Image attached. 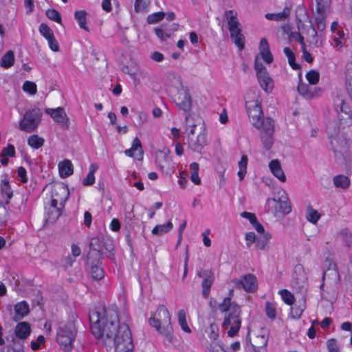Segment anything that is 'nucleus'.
<instances>
[{"instance_id": "obj_3", "label": "nucleus", "mask_w": 352, "mask_h": 352, "mask_svg": "<svg viewBox=\"0 0 352 352\" xmlns=\"http://www.w3.org/2000/svg\"><path fill=\"white\" fill-rule=\"evenodd\" d=\"M219 310L225 313L224 320L222 327L228 331V335L230 337H234L237 334L241 327V308L235 302H232L230 296L226 297L223 302L219 305Z\"/></svg>"}, {"instance_id": "obj_32", "label": "nucleus", "mask_w": 352, "mask_h": 352, "mask_svg": "<svg viewBox=\"0 0 352 352\" xmlns=\"http://www.w3.org/2000/svg\"><path fill=\"white\" fill-rule=\"evenodd\" d=\"M271 238L272 236L270 233H264L263 235L258 237L256 241V248L259 250L267 249Z\"/></svg>"}, {"instance_id": "obj_61", "label": "nucleus", "mask_w": 352, "mask_h": 352, "mask_svg": "<svg viewBox=\"0 0 352 352\" xmlns=\"http://www.w3.org/2000/svg\"><path fill=\"white\" fill-rule=\"evenodd\" d=\"M47 41L49 46L52 51L58 52L59 50V45L55 36H53L52 39H50Z\"/></svg>"}, {"instance_id": "obj_19", "label": "nucleus", "mask_w": 352, "mask_h": 352, "mask_svg": "<svg viewBox=\"0 0 352 352\" xmlns=\"http://www.w3.org/2000/svg\"><path fill=\"white\" fill-rule=\"evenodd\" d=\"M31 333V327L28 322H21L16 324L14 333L16 338L21 340L27 339Z\"/></svg>"}, {"instance_id": "obj_21", "label": "nucleus", "mask_w": 352, "mask_h": 352, "mask_svg": "<svg viewBox=\"0 0 352 352\" xmlns=\"http://www.w3.org/2000/svg\"><path fill=\"white\" fill-rule=\"evenodd\" d=\"M138 152L137 159L142 160L143 158V151L142 148V144L138 138H135L133 140L131 148L125 150V154L129 157H134L135 153Z\"/></svg>"}, {"instance_id": "obj_16", "label": "nucleus", "mask_w": 352, "mask_h": 352, "mask_svg": "<svg viewBox=\"0 0 352 352\" xmlns=\"http://www.w3.org/2000/svg\"><path fill=\"white\" fill-rule=\"evenodd\" d=\"M103 241L99 236L91 239L89 248L91 252L88 254L87 258H102Z\"/></svg>"}, {"instance_id": "obj_52", "label": "nucleus", "mask_w": 352, "mask_h": 352, "mask_svg": "<svg viewBox=\"0 0 352 352\" xmlns=\"http://www.w3.org/2000/svg\"><path fill=\"white\" fill-rule=\"evenodd\" d=\"M305 309V302L302 304L301 306L294 305L292 307L291 314L294 318H300L303 313Z\"/></svg>"}, {"instance_id": "obj_30", "label": "nucleus", "mask_w": 352, "mask_h": 352, "mask_svg": "<svg viewBox=\"0 0 352 352\" xmlns=\"http://www.w3.org/2000/svg\"><path fill=\"white\" fill-rule=\"evenodd\" d=\"M87 13L85 10L76 11L74 13V18L78 22L80 28L89 31L88 27L86 25L87 23Z\"/></svg>"}, {"instance_id": "obj_4", "label": "nucleus", "mask_w": 352, "mask_h": 352, "mask_svg": "<svg viewBox=\"0 0 352 352\" xmlns=\"http://www.w3.org/2000/svg\"><path fill=\"white\" fill-rule=\"evenodd\" d=\"M149 324L164 335L169 338L172 332V326L170 322V315L167 308L160 305L157 307L156 311L149 319Z\"/></svg>"}, {"instance_id": "obj_35", "label": "nucleus", "mask_w": 352, "mask_h": 352, "mask_svg": "<svg viewBox=\"0 0 352 352\" xmlns=\"http://www.w3.org/2000/svg\"><path fill=\"white\" fill-rule=\"evenodd\" d=\"M178 316V322L180 325L182 329L186 332V333H190L191 330L188 326L187 322H186V311L184 309H180L178 311L177 314Z\"/></svg>"}, {"instance_id": "obj_60", "label": "nucleus", "mask_w": 352, "mask_h": 352, "mask_svg": "<svg viewBox=\"0 0 352 352\" xmlns=\"http://www.w3.org/2000/svg\"><path fill=\"white\" fill-rule=\"evenodd\" d=\"M241 217L243 218H245L250 221L251 224L252 225L254 223H256V221L257 220L255 214L249 212H243L241 213Z\"/></svg>"}, {"instance_id": "obj_45", "label": "nucleus", "mask_w": 352, "mask_h": 352, "mask_svg": "<svg viewBox=\"0 0 352 352\" xmlns=\"http://www.w3.org/2000/svg\"><path fill=\"white\" fill-rule=\"evenodd\" d=\"M306 78L311 85H316L320 79V74L318 71L311 70L306 74Z\"/></svg>"}, {"instance_id": "obj_41", "label": "nucleus", "mask_w": 352, "mask_h": 352, "mask_svg": "<svg viewBox=\"0 0 352 352\" xmlns=\"http://www.w3.org/2000/svg\"><path fill=\"white\" fill-rule=\"evenodd\" d=\"M39 32L47 41L54 36L53 31L46 23H41L39 25Z\"/></svg>"}, {"instance_id": "obj_51", "label": "nucleus", "mask_w": 352, "mask_h": 352, "mask_svg": "<svg viewBox=\"0 0 352 352\" xmlns=\"http://www.w3.org/2000/svg\"><path fill=\"white\" fill-rule=\"evenodd\" d=\"M316 28L319 31H323L325 29V14H318V16L315 18Z\"/></svg>"}, {"instance_id": "obj_49", "label": "nucleus", "mask_w": 352, "mask_h": 352, "mask_svg": "<svg viewBox=\"0 0 352 352\" xmlns=\"http://www.w3.org/2000/svg\"><path fill=\"white\" fill-rule=\"evenodd\" d=\"M23 90L31 95H35L37 92V87L34 82L27 80L23 83Z\"/></svg>"}, {"instance_id": "obj_44", "label": "nucleus", "mask_w": 352, "mask_h": 352, "mask_svg": "<svg viewBox=\"0 0 352 352\" xmlns=\"http://www.w3.org/2000/svg\"><path fill=\"white\" fill-rule=\"evenodd\" d=\"M317 14H326V10L330 5L331 0H315Z\"/></svg>"}, {"instance_id": "obj_15", "label": "nucleus", "mask_w": 352, "mask_h": 352, "mask_svg": "<svg viewBox=\"0 0 352 352\" xmlns=\"http://www.w3.org/2000/svg\"><path fill=\"white\" fill-rule=\"evenodd\" d=\"M69 195L67 186L63 184H57L54 186L52 190V198L60 201V206L63 207L65 202Z\"/></svg>"}, {"instance_id": "obj_7", "label": "nucleus", "mask_w": 352, "mask_h": 352, "mask_svg": "<svg viewBox=\"0 0 352 352\" xmlns=\"http://www.w3.org/2000/svg\"><path fill=\"white\" fill-rule=\"evenodd\" d=\"M334 107L341 124L350 126L352 124V113L350 107L342 98L337 97L334 100Z\"/></svg>"}, {"instance_id": "obj_39", "label": "nucleus", "mask_w": 352, "mask_h": 352, "mask_svg": "<svg viewBox=\"0 0 352 352\" xmlns=\"http://www.w3.org/2000/svg\"><path fill=\"white\" fill-rule=\"evenodd\" d=\"M299 274V277H294L296 279V283L299 287H302L307 279L306 276L304 273L303 267L301 265H297L294 267V274Z\"/></svg>"}, {"instance_id": "obj_40", "label": "nucleus", "mask_w": 352, "mask_h": 352, "mask_svg": "<svg viewBox=\"0 0 352 352\" xmlns=\"http://www.w3.org/2000/svg\"><path fill=\"white\" fill-rule=\"evenodd\" d=\"M283 52L288 58V62H289V65L294 69H299L300 68L299 65L295 63V55H294V52L292 51V50L288 47H285L283 49Z\"/></svg>"}, {"instance_id": "obj_55", "label": "nucleus", "mask_w": 352, "mask_h": 352, "mask_svg": "<svg viewBox=\"0 0 352 352\" xmlns=\"http://www.w3.org/2000/svg\"><path fill=\"white\" fill-rule=\"evenodd\" d=\"M15 148H14V146L12 144H8L7 146V147L4 148L1 153V155H4L6 157H12L15 155Z\"/></svg>"}, {"instance_id": "obj_34", "label": "nucleus", "mask_w": 352, "mask_h": 352, "mask_svg": "<svg viewBox=\"0 0 352 352\" xmlns=\"http://www.w3.org/2000/svg\"><path fill=\"white\" fill-rule=\"evenodd\" d=\"M14 62V52L11 50L7 52L1 58V66L4 68H9L13 65Z\"/></svg>"}, {"instance_id": "obj_5", "label": "nucleus", "mask_w": 352, "mask_h": 352, "mask_svg": "<svg viewBox=\"0 0 352 352\" xmlns=\"http://www.w3.org/2000/svg\"><path fill=\"white\" fill-rule=\"evenodd\" d=\"M42 116L43 112L39 108H34L25 111L23 119L19 122V129L26 133L34 131L41 124Z\"/></svg>"}, {"instance_id": "obj_64", "label": "nucleus", "mask_w": 352, "mask_h": 352, "mask_svg": "<svg viewBox=\"0 0 352 352\" xmlns=\"http://www.w3.org/2000/svg\"><path fill=\"white\" fill-rule=\"evenodd\" d=\"M346 77L348 80V83L352 82V63H349L346 66ZM349 84H347L348 85Z\"/></svg>"}, {"instance_id": "obj_47", "label": "nucleus", "mask_w": 352, "mask_h": 352, "mask_svg": "<svg viewBox=\"0 0 352 352\" xmlns=\"http://www.w3.org/2000/svg\"><path fill=\"white\" fill-rule=\"evenodd\" d=\"M46 16L56 23H61V15L59 12L55 9H48L46 10Z\"/></svg>"}, {"instance_id": "obj_11", "label": "nucleus", "mask_w": 352, "mask_h": 352, "mask_svg": "<svg viewBox=\"0 0 352 352\" xmlns=\"http://www.w3.org/2000/svg\"><path fill=\"white\" fill-rule=\"evenodd\" d=\"M206 144V134L204 132H201L197 135L188 136V147L195 152H201Z\"/></svg>"}, {"instance_id": "obj_53", "label": "nucleus", "mask_w": 352, "mask_h": 352, "mask_svg": "<svg viewBox=\"0 0 352 352\" xmlns=\"http://www.w3.org/2000/svg\"><path fill=\"white\" fill-rule=\"evenodd\" d=\"M191 119H192V116L190 115L186 116V118H185L186 129L189 130V131L188 132V135H195V129L197 126V124H190V120Z\"/></svg>"}, {"instance_id": "obj_1", "label": "nucleus", "mask_w": 352, "mask_h": 352, "mask_svg": "<svg viewBox=\"0 0 352 352\" xmlns=\"http://www.w3.org/2000/svg\"><path fill=\"white\" fill-rule=\"evenodd\" d=\"M91 331L97 339H102L105 344H113L116 352H133L134 345L129 326L120 324L118 311L96 307L89 314Z\"/></svg>"}, {"instance_id": "obj_33", "label": "nucleus", "mask_w": 352, "mask_h": 352, "mask_svg": "<svg viewBox=\"0 0 352 352\" xmlns=\"http://www.w3.org/2000/svg\"><path fill=\"white\" fill-rule=\"evenodd\" d=\"M173 226L171 221H168L166 224L157 225L152 230V233L155 235L162 236L169 232Z\"/></svg>"}, {"instance_id": "obj_59", "label": "nucleus", "mask_w": 352, "mask_h": 352, "mask_svg": "<svg viewBox=\"0 0 352 352\" xmlns=\"http://www.w3.org/2000/svg\"><path fill=\"white\" fill-rule=\"evenodd\" d=\"M245 239L247 241V247L250 248L252 243H256V235L253 232H248L245 234Z\"/></svg>"}, {"instance_id": "obj_56", "label": "nucleus", "mask_w": 352, "mask_h": 352, "mask_svg": "<svg viewBox=\"0 0 352 352\" xmlns=\"http://www.w3.org/2000/svg\"><path fill=\"white\" fill-rule=\"evenodd\" d=\"M61 215V211L60 208H52L48 211V219L51 221H56Z\"/></svg>"}, {"instance_id": "obj_31", "label": "nucleus", "mask_w": 352, "mask_h": 352, "mask_svg": "<svg viewBox=\"0 0 352 352\" xmlns=\"http://www.w3.org/2000/svg\"><path fill=\"white\" fill-rule=\"evenodd\" d=\"M98 165L96 163L91 164L89 166V172L87 174V177L82 180L83 186H91L93 185L95 182V176L94 174L96 171L98 170Z\"/></svg>"}, {"instance_id": "obj_9", "label": "nucleus", "mask_w": 352, "mask_h": 352, "mask_svg": "<svg viewBox=\"0 0 352 352\" xmlns=\"http://www.w3.org/2000/svg\"><path fill=\"white\" fill-rule=\"evenodd\" d=\"M174 102L178 108L184 112H188L192 108V98L189 91L184 88L178 90Z\"/></svg>"}, {"instance_id": "obj_43", "label": "nucleus", "mask_w": 352, "mask_h": 352, "mask_svg": "<svg viewBox=\"0 0 352 352\" xmlns=\"http://www.w3.org/2000/svg\"><path fill=\"white\" fill-rule=\"evenodd\" d=\"M297 90L300 95L305 97L310 98L313 96L310 91L309 86L307 84L303 83L301 78H300V82L297 87Z\"/></svg>"}, {"instance_id": "obj_28", "label": "nucleus", "mask_w": 352, "mask_h": 352, "mask_svg": "<svg viewBox=\"0 0 352 352\" xmlns=\"http://www.w3.org/2000/svg\"><path fill=\"white\" fill-rule=\"evenodd\" d=\"M333 184L336 188L347 189L350 186V179L348 177L343 175H338L333 179Z\"/></svg>"}, {"instance_id": "obj_25", "label": "nucleus", "mask_w": 352, "mask_h": 352, "mask_svg": "<svg viewBox=\"0 0 352 352\" xmlns=\"http://www.w3.org/2000/svg\"><path fill=\"white\" fill-rule=\"evenodd\" d=\"M224 16L227 20L229 30L241 25L237 17V12L235 10H226L224 13Z\"/></svg>"}, {"instance_id": "obj_17", "label": "nucleus", "mask_w": 352, "mask_h": 352, "mask_svg": "<svg viewBox=\"0 0 352 352\" xmlns=\"http://www.w3.org/2000/svg\"><path fill=\"white\" fill-rule=\"evenodd\" d=\"M256 76L261 88L266 92H271L274 87V82L267 71L260 72Z\"/></svg>"}, {"instance_id": "obj_18", "label": "nucleus", "mask_w": 352, "mask_h": 352, "mask_svg": "<svg viewBox=\"0 0 352 352\" xmlns=\"http://www.w3.org/2000/svg\"><path fill=\"white\" fill-rule=\"evenodd\" d=\"M230 32V38L234 43L239 47V50H243L245 47V36L242 34L241 25L233 29L229 30Z\"/></svg>"}, {"instance_id": "obj_50", "label": "nucleus", "mask_w": 352, "mask_h": 352, "mask_svg": "<svg viewBox=\"0 0 352 352\" xmlns=\"http://www.w3.org/2000/svg\"><path fill=\"white\" fill-rule=\"evenodd\" d=\"M150 5V0H135V11L140 12L145 10Z\"/></svg>"}, {"instance_id": "obj_63", "label": "nucleus", "mask_w": 352, "mask_h": 352, "mask_svg": "<svg viewBox=\"0 0 352 352\" xmlns=\"http://www.w3.org/2000/svg\"><path fill=\"white\" fill-rule=\"evenodd\" d=\"M110 227L112 231L118 232L120 229V222L118 219H113Z\"/></svg>"}, {"instance_id": "obj_24", "label": "nucleus", "mask_w": 352, "mask_h": 352, "mask_svg": "<svg viewBox=\"0 0 352 352\" xmlns=\"http://www.w3.org/2000/svg\"><path fill=\"white\" fill-rule=\"evenodd\" d=\"M268 202L272 201L275 203L276 211L278 212H281L283 214H288L291 212V206L290 203L287 201V198L285 197V199L276 200V199H268Z\"/></svg>"}, {"instance_id": "obj_6", "label": "nucleus", "mask_w": 352, "mask_h": 352, "mask_svg": "<svg viewBox=\"0 0 352 352\" xmlns=\"http://www.w3.org/2000/svg\"><path fill=\"white\" fill-rule=\"evenodd\" d=\"M76 329L73 322H68L59 328L57 332V342L65 351L72 349V342L75 340Z\"/></svg>"}, {"instance_id": "obj_12", "label": "nucleus", "mask_w": 352, "mask_h": 352, "mask_svg": "<svg viewBox=\"0 0 352 352\" xmlns=\"http://www.w3.org/2000/svg\"><path fill=\"white\" fill-rule=\"evenodd\" d=\"M102 258H87V265L89 266V273L93 279L99 280L104 278V271L101 266Z\"/></svg>"}, {"instance_id": "obj_62", "label": "nucleus", "mask_w": 352, "mask_h": 352, "mask_svg": "<svg viewBox=\"0 0 352 352\" xmlns=\"http://www.w3.org/2000/svg\"><path fill=\"white\" fill-rule=\"evenodd\" d=\"M151 58L156 62H161L164 60V55L159 52H154L151 54Z\"/></svg>"}, {"instance_id": "obj_13", "label": "nucleus", "mask_w": 352, "mask_h": 352, "mask_svg": "<svg viewBox=\"0 0 352 352\" xmlns=\"http://www.w3.org/2000/svg\"><path fill=\"white\" fill-rule=\"evenodd\" d=\"M198 276L203 278L202 286V295L205 298L209 296L211 286L214 282V274L210 270H203L198 273Z\"/></svg>"}, {"instance_id": "obj_29", "label": "nucleus", "mask_w": 352, "mask_h": 352, "mask_svg": "<svg viewBox=\"0 0 352 352\" xmlns=\"http://www.w3.org/2000/svg\"><path fill=\"white\" fill-rule=\"evenodd\" d=\"M290 13L289 9L285 8L284 10L278 13H267L265 14V18L268 20L280 21L286 19Z\"/></svg>"}, {"instance_id": "obj_20", "label": "nucleus", "mask_w": 352, "mask_h": 352, "mask_svg": "<svg viewBox=\"0 0 352 352\" xmlns=\"http://www.w3.org/2000/svg\"><path fill=\"white\" fill-rule=\"evenodd\" d=\"M14 311L15 314L13 317V320L14 321H19L29 314V305L26 301L18 302L14 306Z\"/></svg>"}, {"instance_id": "obj_14", "label": "nucleus", "mask_w": 352, "mask_h": 352, "mask_svg": "<svg viewBox=\"0 0 352 352\" xmlns=\"http://www.w3.org/2000/svg\"><path fill=\"white\" fill-rule=\"evenodd\" d=\"M331 148L336 157L339 155L344 157L349 151V145L347 141L338 136L331 138L330 140Z\"/></svg>"}, {"instance_id": "obj_57", "label": "nucleus", "mask_w": 352, "mask_h": 352, "mask_svg": "<svg viewBox=\"0 0 352 352\" xmlns=\"http://www.w3.org/2000/svg\"><path fill=\"white\" fill-rule=\"evenodd\" d=\"M154 31L161 41H166L170 36L168 32L164 31L162 28H155Z\"/></svg>"}, {"instance_id": "obj_22", "label": "nucleus", "mask_w": 352, "mask_h": 352, "mask_svg": "<svg viewBox=\"0 0 352 352\" xmlns=\"http://www.w3.org/2000/svg\"><path fill=\"white\" fill-rule=\"evenodd\" d=\"M260 54L263 60L267 63L273 61V56L270 50V45L266 38H262L259 44Z\"/></svg>"}, {"instance_id": "obj_38", "label": "nucleus", "mask_w": 352, "mask_h": 352, "mask_svg": "<svg viewBox=\"0 0 352 352\" xmlns=\"http://www.w3.org/2000/svg\"><path fill=\"white\" fill-rule=\"evenodd\" d=\"M248 157L245 155H242L241 160L239 162V170L238 176L240 180H243L247 173Z\"/></svg>"}, {"instance_id": "obj_46", "label": "nucleus", "mask_w": 352, "mask_h": 352, "mask_svg": "<svg viewBox=\"0 0 352 352\" xmlns=\"http://www.w3.org/2000/svg\"><path fill=\"white\" fill-rule=\"evenodd\" d=\"M280 294L281 295V297L283 298V300L289 305H293L294 302V295L289 292L287 289H283L279 292Z\"/></svg>"}, {"instance_id": "obj_2", "label": "nucleus", "mask_w": 352, "mask_h": 352, "mask_svg": "<svg viewBox=\"0 0 352 352\" xmlns=\"http://www.w3.org/2000/svg\"><path fill=\"white\" fill-rule=\"evenodd\" d=\"M247 113L252 125L260 129L261 142L266 150H270L274 144V120L264 118L261 104L258 99L245 102Z\"/></svg>"}, {"instance_id": "obj_48", "label": "nucleus", "mask_w": 352, "mask_h": 352, "mask_svg": "<svg viewBox=\"0 0 352 352\" xmlns=\"http://www.w3.org/2000/svg\"><path fill=\"white\" fill-rule=\"evenodd\" d=\"M265 312L267 316L271 318L274 319L276 316V307L274 302H266L265 303Z\"/></svg>"}, {"instance_id": "obj_8", "label": "nucleus", "mask_w": 352, "mask_h": 352, "mask_svg": "<svg viewBox=\"0 0 352 352\" xmlns=\"http://www.w3.org/2000/svg\"><path fill=\"white\" fill-rule=\"evenodd\" d=\"M45 113L50 115L62 129H68L69 127V118L63 107L56 109L47 108Z\"/></svg>"}, {"instance_id": "obj_42", "label": "nucleus", "mask_w": 352, "mask_h": 352, "mask_svg": "<svg viewBox=\"0 0 352 352\" xmlns=\"http://www.w3.org/2000/svg\"><path fill=\"white\" fill-rule=\"evenodd\" d=\"M166 16V13L164 12H157L149 14L147 16L146 21L148 24H155L161 21Z\"/></svg>"}, {"instance_id": "obj_23", "label": "nucleus", "mask_w": 352, "mask_h": 352, "mask_svg": "<svg viewBox=\"0 0 352 352\" xmlns=\"http://www.w3.org/2000/svg\"><path fill=\"white\" fill-rule=\"evenodd\" d=\"M269 167L272 173L280 182H285L286 181V177L278 160H272L269 164Z\"/></svg>"}, {"instance_id": "obj_10", "label": "nucleus", "mask_w": 352, "mask_h": 352, "mask_svg": "<svg viewBox=\"0 0 352 352\" xmlns=\"http://www.w3.org/2000/svg\"><path fill=\"white\" fill-rule=\"evenodd\" d=\"M237 288H243L246 292H254L257 289V278L252 274L244 275L239 280L236 281Z\"/></svg>"}, {"instance_id": "obj_54", "label": "nucleus", "mask_w": 352, "mask_h": 352, "mask_svg": "<svg viewBox=\"0 0 352 352\" xmlns=\"http://www.w3.org/2000/svg\"><path fill=\"white\" fill-rule=\"evenodd\" d=\"M328 352H340V348L336 339H330L327 342Z\"/></svg>"}, {"instance_id": "obj_26", "label": "nucleus", "mask_w": 352, "mask_h": 352, "mask_svg": "<svg viewBox=\"0 0 352 352\" xmlns=\"http://www.w3.org/2000/svg\"><path fill=\"white\" fill-rule=\"evenodd\" d=\"M60 176L62 178L67 177L73 174V165L70 160H65L58 164Z\"/></svg>"}, {"instance_id": "obj_37", "label": "nucleus", "mask_w": 352, "mask_h": 352, "mask_svg": "<svg viewBox=\"0 0 352 352\" xmlns=\"http://www.w3.org/2000/svg\"><path fill=\"white\" fill-rule=\"evenodd\" d=\"M320 218V214L311 206L307 208V219L309 222L316 224L319 219Z\"/></svg>"}, {"instance_id": "obj_27", "label": "nucleus", "mask_w": 352, "mask_h": 352, "mask_svg": "<svg viewBox=\"0 0 352 352\" xmlns=\"http://www.w3.org/2000/svg\"><path fill=\"white\" fill-rule=\"evenodd\" d=\"M1 191L2 195L6 197V203H8L10 201V199L13 196V192L11 190L10 186L9 184V180L7 176H6L3 179H1Z\"/></svg>"}, {"instance_id": "obj_36", "label": "nucleus", "mask_w": 352, "mask_h": 352, "mask_svg": "<svg viewBox=\"0 0 352 352\" xmlns=\"http://www.w3.org/2000/svg\"><path fill=\"white\" fill-rule=\"evenodd\" d=\"M44 139L38 137L37 135H30L28 139V144L35 149L41 148L44 144Z\"/></svg>"}, {"instance_id": "obj_58", "label": "nucleus", "mask_w": 352, "mask_h": 352, "mask_svg": "<svg viewBox=\"0 0 352 352\" xmlns=\"http://www.w3.org/2000/svg\"><path fill=\"white\" fill-rule=\"evenodd\" d=\"M18 177L21 179L22 183L28 182V177L26 175V170L24 167L20 166L17 170Z\"/></svg>"}]
</instances>
